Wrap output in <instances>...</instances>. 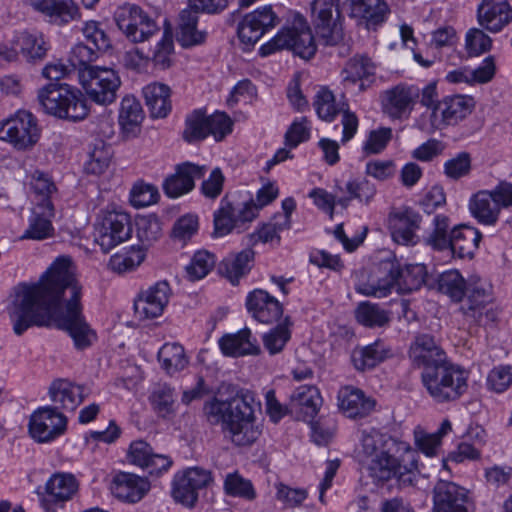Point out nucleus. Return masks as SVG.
I'll return each instance as SVG.
<instances>
[{
  "label": "nucleus",
  "instance_id": "69168bd1",
  "mask_svg": "<svg viewBox=\"0 0 512 512\" xmlns=\"http://www.w3.org/2000/svg\"><path fill=\"white\" fill-rule=\"evenodd\" d=\"M198 217L194 214H186L180 217L174 224L172 236L175 240L186 243L198 231Z\"/></svg>",
  "mask_w": 512,
  "mask_h": 512
},
{
  "label": "nucleus",
  "instance_id": "b1692460",
  "mask_svg": "<svg viewBox=\"0 0 512 512\" xmlns=\"http://www.w3.org/2000/svg\"><path fill=\"white\" fill-rule=\"evenodd\" d=\"M389 228L395 242L402 245L415 243V231L419 228L421 216L411 208L399 209L389 215Z\"/></svg>",
  "mask_w": 512,
  "mask_h": 512
},
{
  "label": "nucleus",
  "instance_id": "603ef678",
  "mask_svg": "<svg viewBox=\"0 0 512 512\" xmlns=\"http://www.w3.org/2000/svg\"><path fill=\"white\" fill-rule=\"evenodd\" d=\"M207 137V116L201 110H195L186 117L183 139L188 143H194Z\"/></svg>",
  "mask_w": 512,
  "mask_h": 512
},
{
  "label": "nucleus",
  "instance_id": "4be33fe9",
  "mask_svg": "<svg viewBox=\"0 0 512 512\" xmlns=\"http://www.w3.org/2000/svg\"><path fill=\"white\" fill-rule=\"evenodd\" d=\"M206 170L205 165L200 166L191 162L179 164L175 173L164 181V192L170 198H177L192 191L195 186V179L202 178Z\"/></svg>",
  "mask_w": 512,
  "mask_h": 512
},
{
  "label": "nucleus",
  "instance_id": "f704fd0d",
  "mask_svg": "<svg viewBox=\"0 0 512 512\" xmlns=\"http://www.w3.org/2000/svg\"><path fill=\"white\" fill-rule=\"evenodd\" d=\"M29 6L54 22L68 23L79 16V10L73 0H27Z\"/></svg>",
  "mask_w": 512,
  "mask_h": 512
},
{
  "label": "nucleus",
  "instance_id": "f257e3e1",
  "mask_svg": "<svg viewBox=\"0 0 512 512\" xmlns=\"http://www.w3.org/2000/svg\"><path fill=\"white\" fill-rule=\"evenodd\" d=\"M81 291L71 258L57 257L38 283H22L15 288L8 306L14 333L20 336L30 327L54 322L69 334L77 350L89 348L97 334L82 314Z\"/></svg>",
  "mask_w": 512,
  "mask_h": 512
},
{
  "label": "nucleus",
  "instance_id": "c85d7f7f",
  "mask_svg": "<svg viewBox=\"0 0 512 512\" xmlns=\"http://www.w3.org/2000/svg\"><path fill=\"white\" fill-rule=\"evenodd\" d=\"M49 396L58 409L74 411L84 400V387L65 379H58L52 382L49 388Z\"/></svg>",
  "mask_w": 512,
  "mask_h": 512
},
{
  "label": "nucleus",
  "instance_id": "a211bd4d",
  "mask_svg": "<svg viewBox=\"0 0 512 512\" xmlns=\"http://www.w3.org/2000/svg\"><path fill=\"white\" fill-rule=\"evenodd\" d=\"M171 289L166 281H159L143 290L134 302L135 313L141 319L161 316L169 303Z\"/></svg>",
  "mask_w": 512,
  "mask_h": 512
},
{
  "label": "nucleus",
  "instance_id": "de8ad7c7",
  "mask_svg": "<svg viewBox=\"0 0 512 512\" xmlns=\"http://www.w3.org/2000/svg\"><path fill=\"white\" fill-rule=\"evenodd\" d=\"M224 492L231 497L252 501L256 498V491L252 482L238 472L226 474L223 483Z\"/></svg>",
  "mask_w": 512,
  "mask_h": 512
},
{
  "label": "nucleus",
  "instance_id": "cd10ccee",
  "mask_svg": "<svg viewBox=\"0 0 512 512\" xmlns=\"http://www.w3.org/2000/svg\"><path fill=\"white\" fill-rule=\"evenodd\" d=\"M246 307L252 316L261 323L276 321L283 312L279 301L262 289H255L248 294Z\"/></svg>",
  "mask_w": 512,
  "mask_h": 512
},
{
  "label": "nucleus",
  "instance_id": "2eb2a0df",
  "mask_svg": "<svg viewBox=\"0 0 512 512\" xmlns=\"http://www.w3.org/2000/svg\"><path fill=\"white\" fill-rule=\"evenodd\" d=\"M279 23L280 19L271 6L259 7L240 20L237 27L238 38L246 48L253 47L266 32Z\"/></svg>",
  "mask_w": 512,
  "mask_h": 512
},
{
  "label": "nucleus",
  "instance_id": "0eeeda50",
  "mask_svg": "<svg viewBox=\"0 0 512 512\" xmlns=\"http://www.w3.org/2000/svg\"><path fill=\"white\" fill-rule=\"evenodd\" d=\"M284 49L291 50L306 60L315 55L317 46L314 36L306 19L301 15H296L290 24L284 26L272 39L263 44L259 53L266 57Z\"/></svg>",
  "mask_w": 512,
  "mask_h": 512
},
{
  "label": "nucleus",
  "instance_id": "680f3d73",
  "mask_svg": "<svg viewBox=\"0 0 512 512\" xmlns=\"http://www.w3.org/2000/svg\"><path fill=\"white\" fill-rule=\"evenodd\" d=\"M487 387L496 393H503L512 384V367L499 365L494 367L487 376Z\"/></svg>",
  "mask_w": 512,
  "mask_h": 512
},
{
  "label": "nucleus",
  "instance_id": "09e8293b",
  "mask_svg": "<svg viewBox=\"0 0 512 512\" xmlns=\"http://www.w3.org/2000/svg\"><path fill=\"white\" fill-rule=\"evenodd\" d=\"M313 105L318 117L326 122H332L343 110V107L336 102L332 91L327 88H321L317 92Z\"/></svg>",
  "mask_w": 512,
  "mask_h": 512
},
{
  "label": "nucleus",
  "instance_id": "79ce46f5",
  "mask_svg": "<svg viewBox=\"0 0 512 512\" xmlns=\"http://www.w3.org/2000/svg\"><path fill=\"white\" fill-rule=\"evenodd\" d=\"M158 359L169 375L184 370L189 363L184 347L178 343H165L158 352Z\"/></svg>",
  "mask_w": 512,
  "mask_h": 512
},
{
  "label": "nucleus",
  "instance_id": "a18cd8bd",
  "mask_svg": "<svg viewBox=\"0 0 512 512\" xmlns=\"http://www.w3.org/2000/svg\"><path fill=\"white\" fill-rule=\"evenodd\" d=\"M149 401L160 417L168 418L176 412L174 390L166 384L156 386L149 396Z\"/></svg>",
  "mask_w": 512,
  "mask_h": 512
},
{
  "label": "nucleus",
  "instance_id": "473e14b6",
  "mask_svg": "<svg viewBox=\"0 0 512 512\" xmlns=\"http://www.w3.org/2000/svg\"><path fill=\"white\" fill-rule=\"evenodd\" d=\"M481 240V233L474 227L461 225L450 231V252L460 259H471Z\"/></svg>",
  "mask_w": 512,
  "mask_h": 512
},
{
  "label": "nucleus",
  "instance_id": "412c9836",
  "mask_svg": "<svg viewBox=\"0 0 512 512\" xmlns=\"http://www.w3.org/2000/svg\"><path fill=\"white\" fill-rule=\"evenodd\" d=\"M375 64L365 55H355L350 58L341 71V82L346 89L357 86L358 91H364L375 77Z\"/></svg>",
  "mask_w": 512,
  "mask_h": 512
},
{
  "label": "nucleus",
  "instance_id": "f03ea898",
  "mask_svg": "<svg viewBox=\"0 0 512 512\" xmlns=\"http://www.w3.org/2000/svg\"><path fill=\"white\" fill-rule=\"evenodd\" d=\"M359 441V462L373 482L385 484L396 479L402 487L414 484L418 453L409 443L374 428L363 430Z\"/></svg>",
  "mask_w": 512,
  "mask_h": 512
},
{
  "label": "nucleus",
  "instance_id": "6e6552de",
  "mask_svg": "<svg viewBox=\"0 0 512 512\" xmlns=\"http://www.w3.org/2000/svg\"><path fill=\"white\" fill-rule=\"evenodd\" d=\"M79 82L91 101L104 106L115 102L121 87L118 72L102 66L85 68L79 75Z\"/></svg>",
  "mask_w": 512,
  "mask_h": 512
},
{
  "label": "nucleus",
  "instance_id": "e2e57ef3",
  "mask_svg": "<svg viewBox=\"0 0 512 512\" xmlns=\"http://www.w3.org/2000/svg\"><path fill=\"white\" fill-rule=\"evenodd\" d=\"M208 136L211 135L216 141L223 140L232 132L233 122L224 112H215L207 116Z\"/></svg>",
  "mask_w": 512,
  "mask_h": 512
},
{
  "label": "nucleus",
  "instance_id": "e433bc0d",
  "mask_svg": "<svg viewBox=\"0 0 512 512\" xmlns=\"http://www.w3.org/2000/svg\"><path fill=\"white\" fill-rule=\"evenodd\" d=\"M421 104L432 109L431 125L434 129L443 130L448 126V104L445 98L440 101L436 82L426 85L421 91Z\"/></svg>",
  "mask_w": 512,
  "mask_h": 512
},
{
  "label": "nucleus",
  "instance_id": "f3484780",
  "mask_svg": "<svg viewBox=\"0 0 512 512\" xmlns=\"http://www.w3.org/2000/svg\"><path fill=\"white\" fill-rule=\"evenodd\" d=\"M419 96L420 90L415 86L396 85L381 94L382 110L391 119H407Z\"/></svg>",
  "mask_w": 512,
  "mask_h": 512
},
{
  "label": "nucleus",
  "instance_id": "4d7b16f0",
  "mask_svg": "<svg viewBox=\"0 0 512 512\" xmlns=\"http://www.w3.org/2000/svg\"><path fill=\"white\" fill-rule=\"evenodd\" d=\"M81 32L86 42L98 50L104 52L111 47V40L99 22H85Z\"/></svg>",
  "mask_w": 512,
  "mask_h": 512
},
{
  "label": "nucleus",
  "instance_id": "8fccbe9b",
  "mask_svg": "<svg viewBox=\"0 0 512 512\" xmlns=\"http://www.w3.org/2000/svg\"><path fill=\"white\" fill-rule=\"evenodd\" d=\"M426 275V267L423 264L407 265L403 270L400 269L398 291L410 293L418 290L424 284Z\"/></svg>",
  "mask_w": 512,
  "mask_h": 512
},
{
  "label": "nucleus",
  "instance_id": "423d86ee",
  "mask_svg": "<svg viewBox=\"0 0 512 512\" xmlns=\"http://www.w3.org/2000/svg\"><path fill=\"white\" fill-rule=\"evenodd\" d=\"M37 98L44 112L57 118L76 122L88 115L82 92L71 85L50 83L38 91Z\"/></svg>",
  "mask_w": 512,
  "mask_h": 512
},
{
  "label": "nucleus",
  "instance_id": "9b49d317",
  "mask_svg": "<svg viewBox=\"0 0 512 512\" xmlns=\"http://www.w3.org/2000/svg\"><path fill=\"white\" fill-rule=\"evenodd\" d=\"M131 235L132 223L129 214L117 209L102 211L96 242L103 252H109L117 245L127 241Z\"/></svg>",
  "mask_w": 512,
  "mask_h": 512
},
{
  "label": "nucleus",
  "instance_id": "4468645a",
  "mask_svg": "<svg viewBox=\"0 0 512 512\" xmlns=\"http://www.w3.org/2000/svg\"><path fill=\"white\" fill-rule=\"evenodd\" d=\"M67 417L51 406L38 408L29 419L30 436L39 443H49L67 430Z\"/></svg>",
  "mask_w": 512,
  "mask_h": 512
},
{
  "label": "nucleus",
  "instance_id": "5701e85b",
  "mask_svg": "<svg viewBox=\"0 0 512 512\" xmlns=\"http://www.w3.org/2000/svg\"><path fill=\"white\" fill-rule=\"evenodd\" d=\"M54 206L51 200L36 202L28 218V226L22 235V239L45 240L54 235L52 218Z\"/></svg>",
  "mask_w": 512,
  "mask_h": 512
},
{
  "label": "nucleus",
  "instance_id": "7c9ffc66",
  "mask_svg": "<svg viewBox=\"0 0 512 512\" xmlns=\"http://www.w3.org/2000/svg\"><path fill=\"white\" fill-rule=\"evenodd\" d=\"M339 407L349 418H362L369 415L374 407L375 401L364 392L352 386H346L339 391Z\"/></svg>",
  "mask_w": 512,
  "mask_h": 512
},
{
  "label": "nucleus",
  "instance_id": "6e6d98bb",
  "mask_svg": "<svg viewBox=\"0 0 512 512\" xmlns=\"http://www.w3.org/2000/svg\"><path fill=\"white\" fill-rule=\"evenodd\" d=\"M99 52L101 51L84 42H79L72 48L69 60L71 65L78 70V76L85 68L98 67L91 63L98 58Z\"/></svg>",
  "mask_w": 512,
  "mask_h": 512
},
{
  "label": "nucleus",
  "instance_id": "ddd939ff",
  "mask_svg": "<svg viewBox=\"0 0 512 512\" xmlns=\"http://www.w3.org/2000/svg\"><path fill=\"white\" fill-rule=\"evenodd\" d=\"M211 481V472L199 467L177 472L172 481V497L178 503L193 507L198 500L199 491L206 488Z\"/></svg>",
  "mask_w": 512,
  "mask_h": 512
},
{
  "label": "nucleus",
  "instance_id": "5fc2aeb1",
  "mask_svg": "<svg viewBox=\"0 0 512 512\" xmlns=\"http://www.w3.org/2000/svg\"><path fill=\"white\" fill-rule=\"evenodd\" d=\"M234 219L233 204L226 198H223L220 202V207L214 213V234L222 237L233 230L238 231V226Z\"/></svg>",
  "mask_w": 512,
  "mask_h": 512
},
{
  "label": "nucleus",
  "instance_id": "7ed1b4c3",
  "mask_svg": "<svg viewBox=\"0 0 512 512\" xmlns=\"http://www.w3.org/2000/svg\"><path fill=\"white\" fill-rule=\"evenodd\" d=\"M253 396L237 394L231 399H212L204 405V413L212 424H222L226 438L236 446H250L261 435L256 423Z\"/></svg>",
  "mask_w": 512,
  "mask_h": 512
},
{
  "label": "nucleus",
  "instance_id": "37998d69",
  "mask_svg": "<svg viewBox=\"0 0 512 512\" xmlns=\"http://www.w3.org/2000/svg\"><path fill=\"white\" fill-rule=\"evenodd\" d=\"M447 429L448 419L442 421L439 430L435 433H427L422 427L417 426L413 432L416 447L428 457L437 455Z\"/></svg>",
  "mask_w": 512,
  "mask_h": 512
},
{
  "label": "nucleus",
  "instance_id": "2f4dec72",
  "mask_svg": "<svg viewBox=\"0 0 512 512\" xmlns=\"http://www.w3.org/2000/svg\"><path fill=\"white\" fill-rule=\"evenodd\" d=\"M393 356L391 347L383 340L378 339L374 343L356 347L352 351L351 359L354 367L359 371L373 369Z\"/></svg>",
  "mask_w": 512,
  "mask_h": 512
},
{
  "label": "nucleus",
  "instance_id": "393cba45",
  "mask_svg": "<svg viewBox=\"0 0 512 512\" xmlns=\"http://www.w3.org/2000/svg\"><path fill=\"white\" fill-rule=\"evenodd\" d=\"M495 74V59L493 56H488L476 67L461 66L450 70V84L482 85L492 81Z\"/></svg>",
  "mask_w": 512,
  "mask_h": 512
},
{
  "label": "nucleus",
  "instance_id": "6ab92c4d",
  "mask_svg": "<svg viewBox=\"0 0 512 512\" xmlns=\"http://www.w3.org/2000/svg\"><path fill=\"white\" fill-rule=\"evenodd\" d=\"M78 481L71 473H55L46 483V494L41 500L47 512H54L58 504L72 499L78 491Z\"/></svg>",
  "mask_w": 512,
  "mask_h": 512
},
{
  "label": "nucleus",
  "instance_id": "052dcab7",
  "mask_svg": "<svg viewBox=\"0 0 512 512\" xmlns=\"http://www.w3.org/2000/svg\"><path fill=\"white\" fill-rule=\"evenodd\" d=\"M392 138L391 128L381 127L369 132L364 141L362 150L365 155L381 153Z\"/></svg>",
  "mask_w": 512,
  "mask_h": 512
},
{
  "label": "nucleus",
  "instance_id": "c9c22d12",
  "mask_svg": "<svg viewBox=\"0 0 512 512\" xmlns=\"http://www.w3.org/2000/svg\"><path fill=\"white\" fill-rule=\"evenodd\" d=\"M144 114L140 102L132 95L123 97L119 111V125L125 138L138 135Z\"/></svg>",
  "mask_w": 512,
  "mask_h": 512
},
{
  "label": "nucleus",
  "instance_id": "58836bf2",
  "mask_svg": "<svg viewBox=\"0 0 512 512\" xmlns=\"http://www.w3.org/2000/svg\"><path fill=\"white\" fill-rule=\"evenodd\" d=\"M253 261L254 251L244 249L226 257L221 263V271L235 285L241 277L250 271Z\"/></svg>",
  "mask_w": 512,
  "mask_h": 512
},
{
  "label": "nucleus",
  "instance_id": "9d476101",
  "mask_svg": "<svg viewBox=\"0 0 512 512\" xmlns=\"http://www.w3.org/2000/svg\"><path fill=\"white\" fill-rule=\"evenodd\" d=\"M118 28L128 40L142 43L149 40L158 30L156 21L141 7L125 4L115 12Z\"/></svg>",
  "mask_w": 512,
  "mask_h": 512
},
{
  "label": "nucleus",
  "instance_id": "72a5a7b5",
  "mask_svg": "<svg viewBox=\"0 0 512 512\" xmlns=\"http://www.w3.org/2000/svg\"><path fill=\"white\" fill-rule=\"evenodd\" d=\"M468 208L471 215L484 225H494L501 212L492 190L474 193L469 199Z\"/></svg>",
  "mask_w": 512,
  "mask_h": 512
},
{
  "label": "nucleus",
  "instance_id": "aec40b11",
  "mask_svg": "<svg viewBox=\"0 0 512 512\" xmlns=\"http://www.w3.org/2000/svg\"><path fill=\"white\" fill-rule=\"evenodd\" d=\"M477 20L482 28L498 33L512 21V7L506 0H482L477 8Z\"/></svg>",
  "mask_w": 512,
  "mask_h": 512
},
{
  "label": "nucleus",
  "instance_id": "3c124183",
  "mask_svg": "<svg viewBox=\"0 0 512 512\" xmlns=\"http://www.w3.org/2000/svg\"><path fill=\"white\" fill-rule=\"evenodd\" d=\"M21 53L28 61L42 59L48 50L42 34L22 33L18 37Z\"/></svg>",
  "mask_w": 512,
  "mask_h": 512
},
{
  "label": "nucleus",
  "instance_id": "f8f14e48",
  "mask_svg": "<svg viewBox=\"0 0 512 512\" xmlns=\"http://www.w3.org/2000/svg\"><path fill=\"white\" fill-rule=\"evenodd\" d=\"M400 266L394 260H384L372 268L366 280H361L356 291L364 296L384 298L398 290Z\"/></svg>",
  "mask_w": 512,
  "mask_h": 512
},
{
  "label": "nucleus",
  "instance_id": "49530a36",
  "mask_svg": "<svg viewBox=\"0 0 512 512\" xmlns=\"http://www.w3.org/2000/svg\"><path fill=\"white\" fill-rule=\"evenodd\" d=\"M291 325L290 319L286 317L283 322L263 335L264 348L270 355H276L284 349L291 338Z\"/></svg>",
  "mask_w": 512,
  "mask_h": 512
},
{
  "label": "nucleus",
  "instance_id": "338daca9",
  "mask_svg": "<svg viewBox=\"0 0 512 512\" xmlns=\"http://www.w3.org/2000/svg\"><path fill=\"white\" fill-rule=\"evenodd\" d=\"M173 51L174 44L172 36L169 32L165 31L161 40L155 46L152 57L155 66L161 69L170 67Z\"/></svg>",
  "mask_w": 512,
  "mask_h": 512
},
{
  "label": "nucleus",
  "instance_id": "bf43d9fd",
  "mask_svg": "<svg viewBox=\"0 0 512 512\" xmlns=\"http://www.w3.org/2000/svg\"><path fill=\"white\" fill-rule=\"evenodd\" d=\"M465 47L470 56H480L491 49L492 39L483 30L473 28L466 33Z\"/></svg>",
  "mask_w": 512,
  "mask_h": 512
},
{
  "label": "nucleus",
  "instance_id": "20e7f679",
  "mask_svg": "<svg viewBox=\"0 0 512 512\" xmlns=\"http://www.w3.org/2000/svg\"><path fill=\"white\" fill-rule=\"evenodd\" d=\"M409 358L416 367H425L423 383L430 395L438 402L448 399V365L446 354L434 338L427 334L419 335L412 342Z\"/></svg>",
  "mask_w": 512,
  "mask_h": 512
},
{
  "label": "nucleus",
  "instance_id": "774afa93",
  "mask_svg": "<svg viewBox=\"0 0 512 512\" xmlns=\"http://www.w3.org/2000/svg\"><path fill=\"white\" fill-rule=\"evenodd\" d=\"M157 189L150 184L138 183L130 192V202L136 208L147 207L158 199Z\"/></svg>",
  "mask_w": 512,
  "mask_h": 512
},
{
  "label": "nucleus",
  "instance_id": "c03bdc74",
  "mask_svg": "<svg viewBox=\"0 0 512 512\" xmlns=\"http://www.w3.org/2000/svg\"><path fill=\"white\" fill-rule=\"evenodd\" d=\"M355 317L361 325L369 328L383 327L390 322L388 311L381 308L379 304L368 301L358 304Z\"/></svg>",
  "mask_w": 512,
  "mask_h": 512
},
{
  "label": "nucleus",
  "instance_id": "0e129e2a",
  "mask_svg": "<svg viewBox=\"0 0 512 512\" xmlns=\"http://www.w3.org/2000/svg\"><path fill=\"white\" fill-rule=\"evenodd\" d=\"M475 108V100L470 95L450 97V124L458 123L469 116Z\"/></svg>",
  "mask_w": 512,
  "mask_h": 512
},
{
  "label": "nucleus",
  "instance_id": "a878e982",
  "mask_svg": "<svg viewBox=\"0 0 512 512\" xmlns=\"http://www.w3.org/2000/svg\"><path fill=\"white\" fill-rule=\"evenodd\" d=\"M111 490L116 498L128 503H136L148 493L150 483L138 475L122 472L114 477Z\"/></svg>",
  "mask_w": 512,
  "mask_h": 512
},
{
  "label": "nucleus",
  "instance_id": "39448f33",
  "mask_svg": "<svg viewBox=\"0 0 512 512\" xmlns=\"http://www.w3.org/2000/svg\"><path fill=\"white\" fill-rule=\"evenodd\" d=\"M450 301L459 302V309L480 325L494 320L495 313L487 305L492 301L491 284L479 277L466 281L456 269H450Z\"/></svg>",
  "mask_w": 512,
  "mask_h": 512
},
{
  "label": "nucleus",
  "instance_id": "864d4df0",
  "mask_svg": "<svg viewBox=\"0 0 512 512\" xmlns=\"http://www.w3.org/2000/svg\"><path fill=\"white\" fill-rule=\"evenodd\" d=\"M215 263L216 259L212 253L206 250L197 251L185 268L187 277L191 281L200 280L208 275Z\"/></svg>",
  "mask_w": 512,
  "mask_h": 512
},
{
  "label": "nucleus",
  "instance_id": "c756f323",
  "mask_svg": "<svg viewBox=\"0 0 512 512\" xmlns=\"http://www.w3.org/2000/svg\"><path fill=\"white\" fill-rule=\"evenodd\" d=\"M218 343L225 356L242 357L260 353L257 339L253 337L248 328L241 329L236 333L226 334L219 339Z\"/></svg>",
  "mask_w": 512,
  "mask_h": 512
},
{
  "label": "nucleus",
  "instance_id": "dca6fc26",
  "mask_svg": "<svg viewBox=\"0 0 512 512\" xmlns=\"http://www.w3.org/2000/svg\"><path fill=\"white\" fill-rule=\"evenodd\" d=\"M312 21L317 34L328 45H335L342 38V30L337 20L340 17L338 0H314Z\"/></svg>",
  "mask_w": 512,
  "mask_h": 512
},
{
  "label": "nucleus",
  "instance_id": "1a4fd4ad",
  "mask_svg": "<svg viewBox=\"0 0 512 512\" xmlns=\"http://www.w3.org/2000/svg\"><path fill=\"white\" fill-rule=\"evenodd\" d=\"M40 130L32 113L19 110L9 118L0 121V140L11 144L15 149H31L38 141Z\"/></svg>",
  "mask_w": 512,
  "mask_h": 512
},
{
  "label": "nucleus",
  "instance_id": "a19ab883",
  "mask_svg": "<svg viewBox=\"0 0 512 512\" xmlns=\"http://www.w3.org/2000/svg\"><path fill=\"white\" fill-rule=\"evenodd\" d=\"M198 16L191 10H183L179 16L177 40L183 47L204 42L206 33L197 29Z\"/></svg>",
  "mask_w": 512,
  "mask_h": 512
},
{
  "label": "nucleus",
  "instance_id": "4c0bfd02",
  "mask_svg": "<svg viewBox=\"0 0 512 512\" xmlns=\"http://www.w3.org/2000/svg\"><path fill=\"white\" fill-rule=\"evenodd\" d=\"M143 95L151 115L166 117L171 110L170 88L162 83H151L143 88Z\"/></svg>",
  "mask_w": 512,
  "mask_h": 512
},
{
  "label": "nucleus",
  "instance_id": "ea45409f",
  "mask_svg": "<svg viewBox=\"0 0 512 512\" xmlns=\"http://www.w3.org/2000/svg\"><path fill=\"white\" fill-rule=\"evenodd\" d=\"M318 389L312 385H301L291 394V405L309 418H313L321 405Z\"/></svg>",
  "mask_w": 512,
  "mask_h": 512
},
{
  "label": "nucleus",
  "instance_id": "bb28decb",
  "mask_svg": "<svg viewBox=\"0 0 512 512\" xmlns=\"http://www.w3.org/2000/svg\"><path fill=\"white\" fill-rule=\"evenodd\" d=\"M350 16L365 24L366 28H375L382 24L390 9L384 0H347Z\"/></svg>",
  "mask_w": 512,
  "mask_h": 512
},
{
  "label": "nucleus",
  "instance_id": "13d9d810",
  "mask_svg": "<svg viewBox=\"0 0 512 512\" xmlns=\"http://www.w3.org/2000/svg\"><path fill=\"white\" fill-rule=\"evenodd\" d=\"M275 498L284 508H296L307 498V491L303 488H294L283 483L275 484Z\"/></svg>",
  "mask_w": 512,
  "mask_h": 512
}]
</instances>
